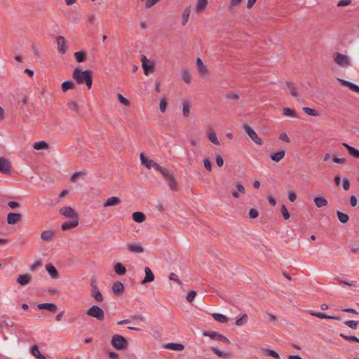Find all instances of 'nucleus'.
Returning a JSON list of instances; mask_svg holds the SVG:
<instances>
[{
    "label": "nucleus",
    "mask_w": 359,
    "mask_h": 359,
    "mask_svg": "<svg viewBox=\"0 0 359 359\" xmlns=\"http://www.w3.org/2000/svg\"><path fill=\"white\" fill-rule=\"evenodd\" d=\"M72 77L78 84L86 83L88 88L90 89V69L82 71L79 67H76Z\"/></svg>",
    "instance_id": "obj_1"
},
{
    "label": "nucleus",
    "mask_w": 359,
    "mask_h": 359,
    "mask_svg": "<svg viewBox=\"0 0 359 359\" xmlns=\"http://www.w3.org/2000/svg\"><path fill=\"white\" fill-rule=\"evenodd\" d=\"M111 344L117 350H123L126 348L128 341L123 336L115 334L111 338Z\"/></svg>",
    "instance_id": "obj_2"
},
{
    "label": "nucleus",
    "mask_w": 359,
    "mask_h": 359,
    "mask_svg": "<svg viewBox=\"0 0 359 359\" xmlns=\"http://www.w3.org/2000/svg\"><path fill=\"white\" fill-rule=\"evenodd\" d=\"M333 58L334 62L341 67H347L351 65L350 58L346 55L335 53H334Z\"/></svg>",
    "instance_id": "obj_3"
},
{
    "label": "nucleus",
    "mask_w": 359,
    "mask_h": 359,
    "mask_svg": "<svg viewBox=\"0 0 359 359\" xmlns=\"http://www.w3.org/2000/svg\"><path fill=\"white\" fill-rule=\"evenodd\" d=\"M243 128L255 143L259 145L262 144L263 142L262 139L259 137L255 131L248 124H243Z\"/></svg>",
    "instance_id": "obj_4"
},
{
    "label": "nucleus",
    "mask_w": 359,
    "mask_h": 359,
    "mask_svg": "<svg viewBox=\"0 0 359 359\" xmlns=\"http://www.w3.org/2000/svg\"><path fill=\"white\" fill-rule=\"evenodd\" d=\"M140 60L142 62L144 73L146 75H149V74H151L154 72L155 68L154 63L150 62L145 55H141Z\"/></svg>",
    "instance_id": "obj_5"
},
{
    "label": "nucleus",
    "mask_w": 359,
    "mask_h": 359,
    "mask_svg": "<svg viewBox=\"0 0 359 359\" xmlns=\"http://www.w3.org/2000/svg\"><path fill=\"white\" fill-rule=\"evenodd\" d=\"M59 212L67 218L72 219H79L77 212L69 206H65L59 210Z\"/></svg>",
    "instance_id": "obj_6"
},
{
    "label": "nucleus",
    "mask_w": 359,
    "mask_h": 359,
    "mask_svg": "<svg viewBox=\"0 0 359 359\" xmlns=\"http://www.w3.org/2000/svg\"><path fill=\"white\" fill-rule=\"evenodd\" d=\"M11 163L4 157H0V172L4 175H10L11 172Z\"/></svg>",
    "instance_id": "obj_7"
},
{
    "label": "nucleus",
    "mask_w": 359,
    "mask_h": 359,
    "mask_svg": "<svg viewBox=\"0 0 359 359\" xmlns=\"http://www.w3.org/2000/svg\"><path fill=\"white\" fill-rule=\"evenodd\" d=\"M91 317L97 318L98 320L102 321L104 319V313L103 310L98 306L93 305L91 306Z\"/></svg>",
    "instance_id": "obj_8"
},
{
    "label": "nucleus",
    "mask_w": 359,
    "mask_h": 359,
    "mask_svg": "<svg viewBox=\"0 0 359 359\" xmlns=\"http://www.w3.org/2000/svg\"><path fill=\"white\" fill-rule=\"evenodd\" d=\"M36 307L39 310H47L51 313H55L57 310V306L54 303H40L36 305Z\"/></svg>",
    "instance_id": "obj_9"
},
{
    "label": "nucleus",
    "mask_w": 359,
    "mask_h": 359,
    "mask_svg": "<svg viewBox=\"0 0 359 359\" xmlns=\"http://www.w3.org/2000/svg\"><path fill=\"white\" fill-rule=\"evenodd\" d=\"M21 217L22 215L20 213L9 212L7 215V223L11 225L15 224L20 220Z\"/></svg>",
    "instance_id": "obj_10"
},
{
    "label": "nucleus",
    "mask_w": 359,
    "mask_h": 359,
    "mask_svg": "<svg viewBox=\"0 0 359 359\" xmlns=\"http://www.w3.org/2000/svg\"><path fill=\"white\" fill-rule=\"evenodd\" d=\"M57 50L58 51L62 53L65 54L67 51V47H66V39L65 37L62 36H59L57 37Z\"/></svg>",
    "instance_id": "obj_11"
},
{
    "label": "nucleus",
    "mask_w": 359,
    "mask_h": 359,
    "mask_svg": "<svg viewBox=\"0 0 359 359\" xmlns=\"http://www.w3.org/2000/svg\"><path fill=\"white\" fill-rule=\"evenodd\" d=\"M79 225V219H74L67 221L62 224L61 229L63 231H67L76 227Z\"/></svg>",
    "instance_id": "obj_12"
},
{
    "label": "nucleus",
    "mask_w": 359,
    "mask_h": 359,
    "mask_svg": "<svg viewBox=\"0 0 359 359\" xmlns=\"http://www.w3.org/2000/svg\"><path fill=\"white\" fill-rule=\"evenodd\" d=\"M55 230H46L41 233V238L45 241H49L53 239L56 235Z\"/></svg>",
    "instance_id": "obj_13"
},
{
    "label": "nucleus",
    "mask_w": 359,
    "mask_h": 359,
    "mask_svg": "<svg viewBox=\"0 0 359 359\" xmlns=\"http://www.w3.org/2000/svg\"><path fill=\"white\" fill-rule=\"evenodd\" d=\"M144 272H145V277L142 280V284H145L147 283L152 282L154 280L155 276L154 273H152L151 270L149 269V267L146 266L144 268Z\"/></svg>",
    "instance_id": "obj_14"
},
{
    "label": "nucleus",
    "mask_w": 359,
    "mask_h": 359,
    "mask_svg": "<svg viewBox=\"0 0 359 359\" xmlns=\"http://www.w3.org/2000/svg\"><path fill=\"white\" fill-rule=\"evenodd\" d=\"M309 313L311 316H316L320 319H333L336 320H340V318L337 316H329L325 313L310 311Z\"/></svg>",
    "instance_id": "obj_15"
},
{
    "label": "nucleus",
    "mask_w": 359,
    "mask_h": 359,
    "mask_svg": "<svg viewBox=\"0 0 359 359\" xmlns=\"http://www.w3.org/2000/svg\"><path fill=\"white\" fill-rule=\"evenodd\" d=\"M31 280L32 276L29 274H22L18 277L17 283L20 285H26L30 283Z\"/></svg>",
    "instance_id": "obj_16"
},
{
    "label": "nucleus",
    "mask_w": 359,
    "mask_h": 359,
    "mask_svg": "<svg viewBox=\"0 0 359 359\" xmlns=\"http://www.w3.org/2000/svg\"><path fill=\"white\" fill-rule=\"evenodd\" d=\"M210 348L217 356H219L220 358H222L224 359H228V358H230L232 357V354L231 352L222 351L219 350L218 348L213 347V346H212Z\"/></svg>",
    "instance_id": "obj_17"
},
{
    "label": "nucleus",
    "mask_w": 359,
    "mask_h": 359,
    "mask_svg": "<svg viewBox=\"0 0 359 359\" xmlns=\"http://www.w3.org/2000/svg\"><path fill=\"white\" fill-rule=\"evenodd\" d=\"M164 348L176 351L184 350V346L179 343H168L164 345Z\"/></svg>",
    "instance_id": "obj_18"
},
{
    "label": "nucleus",
    "mask_w": 359,
    "mask_h": 359,
    "mask_svg": "<svg viewBox=\"0 0 359 359\" xmlns=\"http://www.w3.org/2000/svg\"><path fill=\"white\" fill-rule=\"evenodd\" d=\"M124 290V285L120 281H116L112 285V291L113 292L116 294L119 295L121 294Z\"/></svg>",
    "instance_id": "obj_19"
},
{
    "label": "nucleus",
    "mask_w": 359,
    "mask_h": 359,
    "mask_svg": "<svg viewBox=\"0 0 359 359\" xmlns=\"http://www.w3.org/2000/svg\"><path fill=\"white\" fill-rule=\"evenodd\" d=\"M121 202V200L116 196H112L109 198L106 202L104 203V207H109V206H115L120 204Z\"/></svg>",
    "instance_id": "obj_20"
},
{
    "label": "nucleus",
    "mask_w": 359,
    "mask_h": 359,
    "mask_svg": "<svg viewBox=\"0 0 359 359\" xmlns=\"http://www.w3.org/2000/svg\"><path fill=\"white\" fill-rule=\"evenodd\" d=\"M46 269L47 270L48 274L53 278H57L59 276L58 271L57 269L51 264H47L46 265Z\"/></svg>",
    "instance_id": "obj_21"
},
{
    "label": "nucleus",
    "mask_w": 359,
    "mask_h": 359,
    "mask_svg": "<svg viewBox=\"0 0 359 359\" xmlns=\"http://www.w3.org/2000/svg\"><path fill=\"white\" fill-rule=\"evenodd\" d=\"M196 67L200 74H205L208 73L207 67L204 65L201 58L196 59Z\"/></svg>",
    "instance_id": "obj_22"
},
{
    "label": "nucleus",
    "mask_w": 359,
    "mask_h": 359,
    "mask_svg": "<svg viewBox=\"0 0 359 359\" xmlns=\"http://www.w3.org/2000/svg\"><path fill=\"white\" fill-rule=\"evenodd\" d=\"M235 186H236L238 191H232L231 194L235 198H239L238 192L244 194H245V189L244 186L240 182L236 183Z\"/></svg>",
    "instance_id": "obj_23"
},
{
    "label": "nucleus",
    "mask_w": 359,
    "mask_h": 359,
    "mask_svg": "<svg viewBox=\"0 0 359 359\" xmlns=\"http://www.w3.org/2000/svg\"><path fill=\"white\" fill-rule=\"evenodd\" d=\"M313 201L317 208H322L327 205L328 202L327 199L322 196H317L313 198Z\"/></svg>",
    "instance_id": "obj_24"
},
{
    "label": "nucleus",
    "mask_w": 359,
    "mask_h": 359,
    "mask_svg": "<svg viewBox=\"0 0 359 359\" xmlns=\"http://www.w3.org/2000/svg\"><path fill=\"white\" fill-rule=\"evenodd\" d=\"M207 137L208 139L213 144L216 145L219 144V142L215 132L213 130V129H210L208 132L207 133Z\"/></svg>",
    "instance_id": "obj_25"
},
{
    "label": "nucleus",
    "mask_w": 359,
    "mask_h": 359,
    "mask_svg": "<svg viewBox=\"0 0 359 359\" xmlns=\"http://www.w3.org/2000/svg\"><path fill=\"white\" fill-rule=\"evenodd\" d=\"M140 160L142 164H143L148 169H151L155 162L153 160L148 159L143 153L140 154Z\"/></svg>",
    "instance_id": "obj_26"
},
{
    "label": "nucleus",
    "mask_w": 359,
    "mask_h": 359,
    "mask_svg": "<svg viewBox=\"0 0 359 359\" xmlns=\"http://www.w3.org/2000/svg\"><path fill=\"white\" fill-rule=\"evenodd\" d=\"M190 13H191V6H189L183 11V13L182 15V26H184L187 23L189 18Z\"/></svg>",
    "instance_id": "obj_27"
},
{
    "label": "nucleus",
    "mask_w": 359,
    "mask_h": 359,
    "mask_svg": "<svg viewBox=\"0 0 359 359\" xmlns=\"http://www.w3.org/2000/svg\"><path fill=\"white\" fill-rule=\"evenodd\" d=\"M132 217L133 219L137 223L144 222L146 219L145 215L142 212H135L133 213Z\"/></svg>",
    "instance_id": "obj_28"
},
{
    "label": "nucleus",
    "mask_w": 359,
    "mask_h": 359,
    "mask_svg": "<svg viewBox=\"0 0 359 359\" xmlns=\"http://www.w3.org/2000/svg\"><path fill=\"white\" fill-rule=\"evenodd\" d=\"M74 56L76 62L79 63L83 62L87 60V54L83 50L76 52Z\"/></svg>",
    "instance_id": "obj_29"
},
{
    "label": "nucleus",
    "mask_w": 359,
    "mask_h": 359,
    "mask_svg": "<svg viewBox=\"0 0 359 359\" xmlns=\"http://www.w3.org/2000/svg\"><path fill=\"white\" fill-rule=\"evenodd\" d=\"M285 151L284 150L279 151L276 153L272 154L270 158L274 162L278 163L282 158H284Z\"/></svg>",
    "instance_id": "obj_30"
},
{
    "label": "nucleus",
    "mask_w": 359,
    "mask_h": 359,
    "mask_svg": "<svg viewBox=\"0 0 359 359\" xmlns=\"http://www.w3.org/2000/svg\"><path fill=\"white\" fill-rule=\"evenodd\" d=\"M342 144L348 150L350 155H351L357 158H359V150L348 145L346 143H343Z\"/></svg>",
    "instance_id": "obj_31"
},
{
    "label": "nucleus",
    "mask_w": 359,
    "mask_h": 359,
    "mask_svg": "<svg viewBox=\"0 0 359 359\" xmlns=\"http://www.w3.org/2000/svg\"><path fill=\"white\" fill-rule=\"evenodd\" d=\"M114 269L116 273L118 276H123L126 273V267L120 262H118L114 265Z\"/></svg>",
    "instance_id": "obj_32"
},
{
    "label": "nucleus",
    "mask_w": 359,
    "mask_h": 359,
    "mask_svg": "<svg viewBox=\"0 0 359 359\" xmlns=\"http://www.w3.org/2000/svg\"><path fill=\"white\" fill-rule=\"evenodd\" d=\"M30 352L32 355H33L38 359H46V356L40 353L39 347L36 344L32 346Z\"/></svg>",
    "instance_id": "obj_33"
},
{
    "label": "nucleus",
    "mask_w": 359,
    "mask_h": 359,
    "mask_svg": "<svg viewBox=\"0 0 359 359\" xmlns=\"http://www.w3.org/2000/svg\"><path fill=\"white\" fill-rule=\"evenodd\" d=\"M208 0H198L195 7V11L199 13L206 8Z\"/></svg>",
    "instance_id": "obj_34"
},
{
    "label": "nucleus",
    "mask_w": 359,
    "mask_h": 359,
    "mask_svg": "<svg viewBox=\"0 0 359 359\" xmlns=\"http://www.w3.org/2000/svg\"><path fill=\"white\" fill-rule=\"evenodd\" d=\"M74 83L70 80L65 81L62 83V90L63 92H66L70 89H74Z\"/></svg>",
    "instance_id": "obj_35"
},
{
    "label": "nucleus",
    "mask_w": 359,
    "mask_h": 359,
    "mask_svg": "<svg viewBox=\"0 0 359 359\" xmlns=\"http://www.w3.org/2000/svg\"><path fill=\"white\" fill-rule=\"evenodd\" d=\"M33 147L36 150H41L48 149L49 147V144L46 142L42 140L35 142L33 145Z\"/></svg>",
    "instance_id": "obj_36"
},
{
    "label": "nucleus",
    "mask_w": 359,
    "mask_h": 359,
    "mask_svg": "<svg viewBox=\"0 0 359 359\" xmlns=\"http://www.w3.org/2000/svg\"><path fill=\"white\" fill-rule=\"evenodd\" d=\"M337 215L339 220L341 223L346 224L349 220V216L347 214L344 213L339 210L337 211Z\"/></svg>",
    "instance_id": "obj_37"
},
{
    "label": "nucleus",
    "mask_w": 359,
    "mask_h": 359,
    "mask_svg": "<svg viewBox=\"0 0 359 359\" xmlns=\"http://www.w3.org/2000/svg\"><path fill=\"white\" fill-rule=\"evenodd\" d=\"M212 317L215 320L222 323H226L228 322V318L221 313H213Z\"/></svg>",
    "instance_id": "obj_38"
},
{
    "label": "nucleus",
    "mask_w": 359,
    "mask_h": 359,
    "mask_svg": "<svg viewBox=\"0 0 359 359\" xmlns=\"http://www.w3.org/2000/svg\"><path fill=\"white\" fill-rule=\"evenodd\" d=\"M220 334H221L217 333L216 332H214V331H211V332L205 331L203 332V336L209 337L211 339L217 340V341H218Z\"/></svg>",
    "instance_id": "obj_39"
},
{
    "label": "nucleus",
    "mask_w": 359,
    "mask_h": 359,
    "mask_svg": "<svg viewBox=\"0 0 359 359\" xmlns=\"http://www.w3.org/2000/svg\"><path fill=\"white\" fill-rule=\"evenodd\" d=\"M93 297L97 302H102L103 301V297L101 292L97 290V288L95 286L93 290Z\"/></svg>",
    "instance_id": "obj_40"
},
{
    "label": "nucleus",
    "mask_w": 359,
    "mask_h": 359,
    "mask_svg": "<svg viewBox=\"0 0 359 359\" xmlns=\"http://www.w3.org/2000/svg\"><path fill=\"white\" fill-rule=\"evenodd\" d=\"M302 110L308 115L317 117L319 116V113L314 109L304 107Z\"/></svg>",
    "instance_id": "obj_41"
},
{
    "label": "nucleus",
    "mask_w": 359,
    "mask_h": 359,
    "mask_svg": "<svg viewBox=\"0 0 359 359\" xmlns=\"http://www.w3.org/2000/svg\"><path fill=\"white\" fill-rule=\"evenodd\" d=\"M283 112L285 116H288L295 117V118L299 117L297 113L294 110H293L290 108H283Z\"/></svg>",
    "instance_id": "obj_42"
},
{
    "label": "nucleus",
    "mask_w": 359,
    "mask_h": 359,
    "mask_svg": "<svg viewBox=\"0 0 359 359\" xmlns=\"http://www.w3.org/2000/svg\"><path fill=\"white\" fill-rule=\"evenodd\" d=\"M248 316L246 313H244L240 318L236 320V325L237 326H242L248 323Z\"/></svg>",
    "instance_id": "obj_43"
},
{
    "label": "nucleus",
    "mask_w": 359,
    "mask_h": 359,
    "mask_svg": "<svg viewBox=\"0 0 359 359\" xmlns=\"http://www.w3.org/2000/svg\"><path fill=\"white\" fill-rule=\"evenodd\" d=\"M182 113L184 117H188L190 114V106L187 101L183 102Z\"/></svg>",
    "instance_id": "obj_44"
},
{
    "label": "nucleus",
    "mask_w": 359,
    "mask_h": 359,
    "mask_svg": "<svg viewBox=\"0 0 359 359\" xmlns=\"http://www.w3.org/2000/svg\"><path fill=\"white\" fill-rule=\"evenodd\" d=\"M285 84H286L288 90H290V94L293 97H298V92L297 91L294 85L290 82H286Z\"/></svg>",
    "instance_id": "obj_45"
},
{
    "label": "nucleus",
    "mask_w": 359,
    "mask_h": 359,
    "mask_svg": "<svg viewBox=\"0 0 359 359\" xmlns=\"http://www.w3.org/2000/svg\"><path fill=\"white\" fill-rule=\"evenodd\" d=\"M166 107H167V97L165 95H163V97L160 100V103H159L160 111L162 113L165 112L166 110Z\"/></svg>",
    "instance_id": "obj_46"
},
{
    "label": "nucleus",
    "mask_w": 359,
    "mask_h": 359,
    "mask_svg": "<svg viewBox=\"0 0 359 359\" xmlns=\"http://www.w3.org/2000/svg\"><path fill=\"white\" fill-rule=\"evenodd\" d=\"M339 336L346 341L359 343V339L355 336H348L342 333Z\"/></svg>",
    "instance_id": "obj_47"
},
{
    "label": "nucleus",
    "mask_w": 359,
    "mask_h": 359,
    "mask_svg": "<svg viewBox=\"0 0 359 359\" xmlns=\"http://www.w3.org/2000/svg\"><path fill=\"white\" fill-rule=\"evenodd\" d=\"M191 75L189 74V72H188V70L187 69H183L182 70V80L186 83H189L191 82Z\"/></svg>",
    "instance_id": "obj_48"
},
{
    "label": "nucleus",
    "mask_w": 359,
    "mask_h": 359,
    "mask_svg": "<svg viewBox=\"0 0 359 359\" xmlns=\"http://www.w3.org/2000/svg\"><path fill=\"white\" fill-rule=\"evenodd\" d=\"M168 182V184L170 188L172 190H176L177 187V182L175 180L174 176H172L171 178L167 180Z\"/></svg>",
    "instance_id": "obj_49"
},
{
    "label": "nucleus",
    "mask_w": 359,
    "mask_h": 359,
    "mask_svg": "<svg viewBox=\"0 0 359 359\" xmlns=\"http://www.w3.org/2000/svg\"><path fill=\"white\" fill-rule=\"evenodd\" d=\"M344 323L348 327L353 329V330H356L358 322L355 321V320H348V321H345Z\"/></svg>",
    "instance_id": "obj_50"
},
{
    "label": "nucleus",
    "mask_w": 359,
    "mask_h": 359,
    "mask_svg": "<svg viewBox=\"0 0 359 359\" xmlns=\"http://www.w3.org/2000/svg\"><path fill=\"white\" fill-rule=\"evenodd\" d=\"M280 210H281V213H282V215L283 216V218L285 219H288L290 218V213L287 211V208L285 207V205H283L281 206Z\"/></svg>",
    "instance_id": "obj_51"
},
{
    "label": "nucleus",
    "mask_w": 359,
    "mask_h": 359,
    "mask_svg": "<svg viewBox=\"0 0 359 359\" xmlns=\"http://www.w3.org/2000/svg\"><path fill=\"white\" fill-rule=\"evenodd\" d=\"M266 355H269V356H271V357H273L276 359H280V355H278V353H276L275 351L273 350H271V349H266Z\"/></svg>",
    "instance_id": "obj_52"
},
{
    "label": "nucleus",
    "mask_w": 359,
    "mask_h": 359,
    "mask_svg": "<svg viewBox=\"0 0 359 359\" xmlns=\"http://www.w3.org/2000/svg\"><path fill=\"white\" fill-rule=\"evenodd\" d=\"M243 0H231L229 9L232 10L235 6L240 5Z\"/></svg>",
    "instance_id": "obj_53"
},
{
    "label": "nucleus",
    "mask_w": 359,
    "mask_h": 359,
    "mask_svg": "<svg viewBox=\"0 0 359 359\" xmlns=\"http://www.w3.org/2000/svg\"><path fill=\"white\" fill-rule=\"evenodd\" d=\"M169 279L170 280H173V281L176 282L179 285H182V282L177 278V274H175V273H171L170 274Z\"/></svg>",
    "instance_id": "obj_54"
},
{
    "label": "nucleus",
    "mask_w": 359,
    "mask_h": 359,
    "mask_svg": "<svg viewBox=\"0 0 359 359\" xmlns=\"http://www.w3.org/2000/svg\"><path fill=\"white\" fill-rule=\"evenodd\" d=\"M259 216V212L254 208H251L249 211V217L250 219H255Z\"/></svg>",
    "instance_id": "obj_55"
},
{
    "label": "nucleus",
    "mask_w": 359,
    "mask_h": 359,
    "mask_svg": "<svg viewBox=\"0 0 359 359\" xmlns=\"http://www.w3.org/2000/svg\"><path fill=\"white\" fill-rule=\"evenodd\" d=\"M203 165L206 170H208L210 172L212 170V163L209 158L203 159Z\"/></svg>",
    "instance_id": "obj_56"
},
{
    "label": "nucleus",
    "mask_w": 359,
    "mask_h": 359,
    "mask_svg": "<svg viewBox=\"0 0 359 359\" xmlns=\"http://www.w3.org/2000/svg\"><path fill=\"white\" fill-rule=\"evenodd\" d=\"M161 173L166 180H169L173 176L172 173L165 168Z\"/></svg>",
    "instance_id": "obj_57"
},
{
    "label": "nucleus",
    "mask_w": 359,
    "mask_h": 359,
    "mask_svg": "<svg viewBox=\"0 0 359 359\" xmlns=\"http://www.w3.org/2000/svg\"><path fill=\"white\" fill-rule=\"evenodd\" d=\"M118 99L119 102L125 106H128L130 104L128 100L124 97L121 94H118Z\"/></svg>",
    "instance_id": "obj_58"
},
{
    "label": "nucleus",
    "mask_w": 359,
    "mask_h": 359,
    "mask_svg": "<svg viewBox=\"0 0 359 359\" xmlns=\"http://www.w3.org/2000/svg\"><path fill=\"white\" fill-rule=\"evenodd\" d=\"M226 97L229 100H238L239 95L236 93H229L226 95Z\"/></svg>",
    "instance_id": "obj_59"
},
{
    "label": "nucleus",
    "mask_w": 359,
    "mask_h": 359,
    "mask_svg": "<svg viewBox=\"0 0 359 359\" xmlns=\"http://www.w3.org/2000/svg\"><path fill=\"white\" fill-rule=\"evenodd\" d=\"M196 295V292L194 290L189 292L187 296V300L189 302H191Z\"/></svg>",
    "instance_id": "obj_60"
},
{
    "label": "nucleus",
    "mask_w": 359,
    "mask_h": 359,
    "mask_svg": "<svg viewBox=\"0 0 359 359\" xmlns=\"http://www.w3.org/2000/svg\"><path fill=\"white\" fill-rule=\"evenodd\" d=\"M215 161L219 167H222L224 165V160L220 155H217L215 156Z\"/></svg>",
    "instance_id": "obj_61"
},
{
    "label": "nucleus",
    "mask_w": 359,
    "mask_h": 359,
    "mask_svg": "<svg viewBox=\"0 0 359 359\" xmlns=\"http://www.w3.org/2000/svg\"><path fill=\"white\" fill-rule=\"evenodd\" d=\"M68 105L72 110L78 112V104L76 102L72 101L69 102Z\"/></svg>",
    "instance_id": "obj_62"
},
{
    "label": "nucleus",
    "mask_w": 359,
    "mask_h": 359,
    "mask_svg": "<svg viewBox=\"0 0 359 359\" xmlns=\"http://www.w3.org/2000/svg\"><path fill=\"white\" fill-rule=\"evenodd\" d=\"M279 139L287 143L290 142V138L285 133H281L279 136Z\"/></svg>",
    "instance_id": "obj_63"
},
{
    "label": "nucleus",
    "mask_w": 359,
    "mask_h": 359,
    "mask_svg": "<svg viewBox=\"0 0 359 359\" xmlns=\"http://www.w3.org/2000/svg\"><path fill=\"white\" fill-rule=\"evenodd\" d=\"M297 198V194L294 191H290L288 193V199L291 202H294Z\"/></svg>",
    "instance_id": "obj_64"
}]
</instances>
